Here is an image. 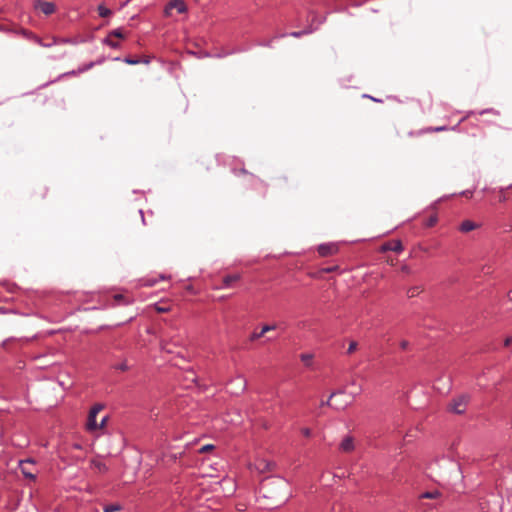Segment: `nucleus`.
Instances as JSON below:
<instances>
[{
    "label": "nucleus",
    "instance_id": "f257e3e1",
    "mask_svg": "<svg viewBox=\"0 0 512 512\" xmlns=\"http://www.w3.org/2000/svg\"><path fill=\"white\" fill-rule=\"evenodd\" d=\"M468 402V395H460L452 400V402L449 405V410L456 414H462L466 410Z\"/></svg>",
    "mask_w": 512,
    "mask_h": 512
},
{
    "label": "nucleus",
    "instance_id": "f03ea898",
    "mask_svg": "<svg viewBox=\"0 0 512 512\" xmlns=\"http://www.w3.org/2000/svg\"><path fill=\"white\" fill-rule=\"evenodd\" d=\"M104 409V405L103 404H95L90 412H89V415H88V420H87V429L92 431V430H96L98 429V423L96 422V416L99 414V412H101L102 410Z\"/></svg>",
    "mask_w": 512,
    "mask_h": 512
},
{
    "label": "nucleus",
    "instance_id": "7ed1b4c3",
    "mask_svg": "<svg viewBox=\"0 0 512 512\" xmlns=\"http://www.w3.org/2000/svg\"><path fill=\"white\" fill-rule=\"evenodd\" d=\"M275 463L268 461L266 459H257L253 465H250V468L255 469L258 473H265L272 471L274 469Z\"/></svg>",
    "mask_w": 512,
    "mask_h": 512
},
{
    "label": "nucleus",
    "instance_id": "20e7f679",
    "mask_svg": "<svg viewBox=\"0 0 512 512\" xmlns=\"http://www.w3.org/2000/svg\"><path fill=\"white\" fill-rule=\"evenodd\" d=\"M338 252V246L335 243L321 244L318 247V253L322 257L334 255Z\"/></svg>",
    "mask_w": 512,
    "mask_h": 512
},
{
    "label": "nucleus",
    "instance_id": "39448f33",
    "mask_svg": "<svg viewBox=\"0 0 512 512\" xmlns=\"http://www.w3.org/2000/svg\"><path fill=\"white\" fill-rule=\"evenodd\" d=\"M380 250L382 252L394 251V252L399 253L403 250V245L400 240H391V241L384 243L381 246Z\"/></svg>",
    "mask_w": 512,
    "mask_h": 512
},
{
    "label": "nucleus",
    "instance_id": "423d86ee",
    "mask_svg": "<svg viewBox=\"0 0 512 512\" xmlns=\"http://www.w3.org/2000/svg\"><path fill=\"white\" fill-rule=\"evenodd\" d=\"M35 8L39 9L45 15H51L56 10V7H55L54 3H52V2H44V1H37L35 3Z\"/></svg>",
    "mask_w": 512,
    "mask_h": 512
},
{
    "label": "nucleus",
    "instance_id": "0eeeda50",
    "mask_svg": "<svg viewBox=\"0 0 512 512\" xmlns=\"http://www.w3.org/2000/svg\"><path fill=\"white\" fill-rule=\"evenodd\" d=\"M33 465L31 460L20 461V469L23 475L29 479H35V473H33L29 466Z\"/></svg>",
    "mask_w": 512,
    "mask_h": 512
},
{
    "label": "nucleus",
    "instance_id": "6e6552de",
    "mask_svg": "<svg viewBox=\"0 0 512 512\" xmlns=\"http://www.w3.org/2000/svg\"><path fill=\"white\" fill-rule=\"evenodd\" d=\"M479 227V224L471 221V220H464L460 226L459 230L463 233H468L470 231H473Z\"/></svg>",
    "mask_w": 512,
    "mask_h": 512
},
{
    "label": "nucleus",
    "instance_id": "1a4fd4ad",
    "mask_svg": "<svg viewBox=\"0 0 512 512\" xmlns=\"http://www.w3.org/2000/svg\"><path fill=\"white\" fill-rule=\"evenodd\" d=\"M340 449L343 452H351L354 449L353 438L349 436L345 437L340 444Z\"/></svg>",
    "mask_w": 512,
    "mask_h": 512
},
{
    "label": "nucleus",
    "instance_id": "9d476101",
    "mask_svg": "<svg viewBox=\"0 0 512 512\" xmlns=\"http://www.w3.org/2000/svg\"><path fill=\"white\" fill-rule=\"evenodd\" d=\"M169 8L176 9L178 13H185L187 6L183 0H172L169 2Z\"/></svg>",
    "mask_w": 512,
    "mask_h": 512
},
{
    "label": "nucleus",
    "instance_id": "9b49d317",
    "mask_svg": "<svg viewBox=\"0 0 512 512\" xmlns=\"http://www.w3.org/2000/svg\"><path fill=\"white\" fill-rule=\"evenodd\" d=\"M240 279L238 274L227 275L223 278V283L226 287L230 286L233 282H236Z\"/></svg>",
    "mask_w": 512,
    "mask_h": 512
},
{
    "label": "nucleus",
    "instance_id": "f8f14e48",
    "mask_svg": "<svg viewBox=\"0 0 512 512\" xmlns=\"http://www.w3.org/2000/svg\"><path fill=\"white\" fill-rule=\"evenodd\" d=\"M421 292H422L421 286H413L407 290V295L409 298H413V297L419 295Z\"/></svg>",
    "mask_w": 512,
    "mask_h": 512
},
{
    "label": "nucleus",
    "instance_id": "ddd939ff",
    "mask_svg": "<svg viewBox=\"0 0 512 512\" xmlns=\"http://www.w3.org/2000/svg\"><path fill=\"white\" fill-rule=\"evenodd\" d=\"M91 464L95 469H97L101 473H104L108 470L107 466L103 462L92 460Z\"/></svg>",
    "mask_w": 512,
    "mask_h": 512
},
{
    "label": "nucleus",
    "instance_id": "4468645a",
    "mask_svg": "<svg viewBox=\"0 0 512 512\" xmlns=\"http://www.w3.org/2000/svg\"><path fill=\"white\" fill-rule=\"evenodd\" d=\"M98 13H99V16L100 17H108L112 14L111 10L108 9L107 7H105L104 5H99L98 6Z\"/></svg>",
    "mask_w": 512,
    "mask_h": 512
},
{
    "label": "nucleus",
    "instance_id": "2eb2a0df",
    "mask_svg": "<svg viewBox=\"0 0 512 512\" xmlns=\"http://www.w3.org/2000/svg\"><path fill=\"white\" fill-rule=\"evenodd\" d=\"M301 361L304 363L305 366H311L313 355L312 354H301L300 356Z\"/></svg>",
    "mask_w": 512,
    "mask_h": 512
},
{
    "label": "nucleus",
    "instance_id": "dca6fc26",
    "mask_svg": "<svg viewBox=\"0 0 512 512\" xmlns=\"http://www.w3.org/2000/svg\"><path fill=\"white\" fill-rule=\"evenodd\" d=\"M441 493L439 491H433V492H425L423 494H421V498H426V499H435V498H438L440 497Z\"/></svg>",
    "mask_w": 512,
    "mask_h": 512
},
{
    "label": "nucleus",
    "instance_id": "f3484780",
    "mask_svg": "<svg viewBox=\"0 0 512 512\" xmlns=\"http://www.w3.org/2000/svg\"><path fill=\"white\" fill-rule=\"evenodd\" d=\"M438 221V218L436 215H432L430 216L426 221H425V226L426 227H433Z\"/></svg>",
    "mask_w": 512,
    "mask_h": 512
},
{
    "label": "nucleus",
    "instance_id": "a211bd4d",
    "mask_svg": "<svg viewBox=\"0 0 512 512\" xmlns=\"http://www.w3.org/2000/svg\"><path fill=\"white\" fill-rule=\"evenodd\" d=\"M357 347H358V343L356 341H354V340L350 341L348 349H347V354L350 355V354L354 353L357 350Z\"/></svg>",
    "mask_w": 512,
    "mask_h": 512
},
{
    "label": "nucleus",
    "instance_id": "6ab92c4d",
    "mask_svg": "<svg viewBox=\"0 0 512 512\" xmlns=\"http://www.w3.org/2000/svg\"><path fill=\"white\" fill-rule=\"evenodd\" d=\"M277 328V325L276 324H265L263 325L261 331L262 333L265 335V333L269 332V331H273Z\"/></svg>",
    "mask_w": 512,
    "mask_h": 512
},
{
    "label": "nucleus",
    "instance_id": "aec40b11",
    "mask_svg": "<svg viewBox=\"0 0 512 512\" xmlns=\"http://www.w3.org/2000/svg\"><path fill=\"white\" fill-rule=\"evenodd\" d=\"M263 336H264V334L262 333V331H260V332H256V331H254V332L250 335L249 340H250L251 342H254V341L259 340V339H260L261 337H263Z\"/></svg>",
    "mask_w": 512,
    "mask_h": 512
},
{
    "label": "nucleus",
    "instance_id": "412c9836",
    "mask_svg": "<svg viewBox=\"0 0 512 512\" xmlns=\"http://www.w3.org/2000/svg\"><path fill=\"white\" fill-rule=\"evenodd\" d=\"M121 510L119 505H109L104 508V512H118Z\"/></svg>",
    "mask_w": 512,
    "mask_h": 512
},
{
    "label": "nucleus",
    "instance_id": "4be33fe9",
    "mask_svg": "<svg viewBox=\"0 0 512 512\" xmlns=\"http://www.w3.org/2000/svg\"><path fill=\"white\" fill-rule=\"evenodd\" d=\"M111 37L124 38V34H123L122 30L116 29V30H113L112 32H110L109 38H111Z\"/></svg>",
    "mask_w": 512,
    "mask_h": 512
},
{
    "label": "nucleus",
    "instance_id": "5701e85b",
    "mask_svg": "<svg viewBox=\"0 0 512 512\" xmlns=\"http://www.w3.org/2000/svg\"><path fill=\"white\" fill-rule=\"evenodd\" d=\"M114 368L121 371H127L129 366L126 361H123L122 363L115 365Z\"/></svg>",
    "mask_w": 512,
    "mask_h": 512
},
{
    "label": "nucleus",
    "instance_id": "b1692460",
    "mask_svg": "<svg viewBox=\"0 0 512 512\" xmlns=\"http://www.w3.org/2000/svg\"><path fill=\"white\" fill-rule=\"evenodd\" d=\"M338 268H339V267H338L337 265H335V266H331V267H325V268H322V269L320 270V272H322V273H331V272L337 271V270H338Z\"/></svg>",
    "mask_w": 512,
    "mask_h": 512
},
{
    "label": "nucleus",
    "instance_id": "393cba45",
    "mask_svg": "<svg viewBox=\"0 0 512 512\" xmlns=\"http://www.w3.org/2000/svg\"><path fill=\"white\" fill-rule=\"evenodd\" d=\"M336 394H337L336 392H333V393L330 395V397H329V399H328L327 401H321L320 406H321V407H323V406H332V404H331V399H332Z\"/></svg>",
    "mask_w": 512,
    "mask_h": 512
},
{
    "label": "nucleus",
    "instance_id": "a878e982",
    "mask_svg": "<svg viewBox=\"0 0 512 512\" xmlns=\"http://www.w3.org/2000/svg\"><path fill=\"white\" fill-rule=\"evenodd\" d=\"M213 448H214V446H213V445H211V444H207V445H204L203 447H201V448H200V450H199V452H200V453H206V452H208V451L212 450Z\"/></svg>",
    "mask_w": 512,
    "mask_h": 512
},
{
    "label": "nucleus",
    "instance_id": "bb28decb",
    "mask_svg": "<svg viewBox=\"0 0 512 512\" xmlns=\"http://www.w3.org/2000/svg\"><path fill=\"white\" fill-rule=\"evenodd\" d=\"M447 128L445 126L436 127V128H428L426 129L427 132H438V131H444Z\"/></svg>",
    "mask_w": 512,
    "mask_h": 512
},
{
    "label": "nucleus",
    "instance_id": "cd10ccee",
    "mask_svg": "<svg viewBox=\"0 0 512 512\" xmlns=\"http://www.w3.org/2000/svg\"><path fill=\"white\" fill-rule=\"evenodd\" d=\"M161 347H162V349L166 350L168 353L173 352V350L169 347V345L164 340H162V342H161Z\"/></svg>",
    "mask_w": 512,
    "mask_h": 512
},
{
    "label": "nucleus",
    "instance_id": "c85d7f7f",
    "mask_svg": "<svg viewBox=\"0 0 512 512\" xmlns=\"http://www.w3.org/2000/svg\"><path fill=\"white\" fill-rule=\"evenodd\" d=\"M301 433L303 434V436L305 437H310L312 432H311V429L309 428H302L301 429Z\"/></svg>",
    "mask_w": 512,
    "mask_h": 512
},
{
    "label": "nucleus",
    "instance_id": "c756f323",
    "mask_svg": "<svg viewBox=\"0 0 512 512\" xmlns=\"http://www.w3.org/2000/svg\"><path fill=\"white\" fill-rule=\"evenodd\" d=\"M156 310L159 312V313H165L167 311H169V308L168 307H164V306H156Z\"/></svg>",
    "mask_w": 512,
    "mask_h": 512
},
{
    "label": "nucleus",
    "instance_id": "7c9ffc66",
    "mask_svg": "<svg viewBox=\"0 0 512 512\" xmlns=\"http://www.w3.org/2000/svg\"><path fill=\"white\" fill-rule=\"evenodd\" d=\"M408 346H409V342H408V341H406V340H402V341L400 342V347H401V349L406 350V349L408 348Z\"/></svg>",
    "mask_w": 512,
    "mask_h": 512
},
{
    "label": "nucleus",
    "instance_id": "2f4dec72",
    "mask_svg": "<svg viewBox=\"0 0 512 512\" xmlns=\"http://www.w3.org/2000/svg\"><path fill=\"white\" fill-rule=\"evenodd\" d=\"M401 271H402V272H404V273H406V274H411V272H412V271H411V269H410V267H408L407 265H403V266L401 267Z\"/></svg>",
    "mask_w": 512,
    "mask_h": 512
},
{
    "label": "nucleus",
    "instance_id": "473e14b6",
    "mask_svg": "<svg viewBox=\"0 0 512 512\" xmlns=\"http://www.w3.org/2000/svg\"><path fill=\"white\" fill-rule=\"evenodd\" d=\"M106 42L108 45H110L113 48L118 47V44L116 42L112 41L109 37L107 38Z\"/></svg>",
    "mask_w": 512,
    "mask_h": 512
},
{
    "label": "nucleus",
    "instance_id": "72a5a7b5",
    "mask_svg": "<svg viewBox=\"0 0 512 512\" xmlns=\"http://www.w3.org/2000/svg\"><path fill=\"white\" fill-rule=\"evenodd\" d=\"M507 197H506V194L504 191H500V194H499V201L500 202H504L506 201Z\"/></svg>",
    "mask_w": 512,
    "mask_h": 512
},
{
    "label": "nucleus",
    "instance_id": "f704fd0d",
    "mask_svg": "<svg viewBox=\"0 0 512 512\" xmlns=\"http://www.w3.org/2000/svg\"><path fill=\"white\" fill-rule=\"evenodd\" d=\"M107 419V416L102 418L101 422L98 424V429H101L105 426Z\"/></svg>",
    "mask_w": 512,
    "mask_h": 512
},
{
    "label": "nucleus",
    "instance_id": "c9c22d12",
    "mask_svg": "<svg viewBox=\"0 0 512 512\" xmlns=\"http://www.w3.org/2000/svg\"><path fill=\"white\" fill-rule=\"evenodd\" d=\"M173 8H169V3L166 5L165 7V10H164V13L166 16H170L171 15V11H172Z\"/></svg>",
    "mask_w": 512,
    "mask_h": 512
},
{
    "label": "nucleus",
    "instance_id": "e433bc0d",
    "mask_svg": "<svg viewBox=\"0 0 512 512\" xmlns=\"http://www.w3.org/2000/svg\"><path fill=\"white\" fill-rule=\"evenodd\" d=\"M504 345H505L506 347H508V346L512 345V336L507 337V338L505 339Z\"/></svg>",
    "mask_w": 512,
    "mask_h": 512
},
{
    "label": "nucleus",
    "instance_id": "4c0bfd02",
    "mask_svg": "<svg viewBox=\"0 0 512 512\" xmlns=\"http://www.w3.org/2000/svg\"><path fill=\"white\" fill-rule=\"evenodd\" d=\"M461 195L470 198V197H472V192L467 190V191L462 192Z\"/></svg>",
    "mask_w": 512,
    "mask_h": 512
},
{
    "label": "nucleus",
    "instance_id": "58836bf2",
    "mask_svg": "<svg viewBox=\"0 0 512 512\" xmlns=\"http://www.w3.org/2000/svg\"><path fill=\"white\" fill-rule=\"evenodd\" d=\"M239 380H240L241 385H242L241 389H242V390H244V388H245V386H246V382H245V380H244V379H242L241 377L239 378Z\"/></svg>",
    "mask_w": 512,
    "mask_h": 512
},
{
    "label": "nucleus",
    "instance_id": "ea45409f",
    "mask_svg": "<svg viewBox=\"0 0 512 512\" xmlns=\"http://www.w3.org/2000/svg\"><path fill=\"white\" fill-rule=\"evenodd\" d=\"M302 34H303V32H293V33H291V35L293 37H300Z\"/></svg>",
    "mask_w": 512,
    "mask_h": 512
},
{
    "label": "nucleus",
    "instance_id": "a19ab883",
    "mask_svg": "<svg viewBox=\"0 0 512 512\" xmlns=\"http://www.w3.org/2000/svg\"><path fill=\"white\" fill-rule=\"evenodd\" d=\"M126 62H127L128 64H136V63H138V61H137V60H132V59H126Z\"/></svg>",
    "mask_w": 512,
    "mask_h": 512
},
{
    "label": "nucleus",
    "instance_id": "79ce46f5",
    "mask_svg": "<svg viewBox=\"0 0 512 512\" xmlns=\"http://www.w3.org/2000/svg\"><path fill=\"white\" fill-rule=\"evenodd\" d=\"M507 297L512 300V290L507 293Z\"/></svg>",
    "mask_w": 512,
    "mask_h": 512
},
{
    "label": "nucleus",
    "instance_id": "37998d69",
    "mask_svg": "<svg viewBox=\"0 0 512 512\" xmlns=\"http://www.w3.org/2000/svg\"><path fill=\"white\" fill-rule=\"evenodd\" d=\"M115 299L118 300V299H122V295H116L115 296Z\"/></svg>",
    "mask_w": 512,
    "mask_h": 512
},
{
    "label": "nucleus",
    "instance_id": "c03bdc74",
    "mask_svg": "<svg viewBox=\"0 0 512 512\" xmlns=\"http://www.w3.org/2000/svg\"><path fill=\"white\" fill-rule=\"evenodd\" d=\"M75 448L80 449L81 446L80 445H75Z\"/></svg>",
    "mask_w": 512,
    "mask_h": 512
}]
</instances>
